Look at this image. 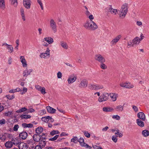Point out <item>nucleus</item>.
Instances as JSON below:
<instances>
[{"label": "nucleus", "instance_id": "1", "mask_svg": "<svg viewBox=\"0 0 149 149\" xmlns=\"http://www.w3.org/2000/svg\"><path fill=\"white\" fill-rule=\"evenodd\" d=\"M83 26L86 29L93 31L95 30L98 28L97 25L93 21L90 22L88 21H86L84 24Z\"/></svg>", "mask_w": 149, "mask_h": 149}, {"label": "nucleus", "instance_id": "2", "mask_svg": "<svg viewBox=\"0 0 149 149\" xmlns=\"http://www.w3.org/2000/svg\"><path fill=\"white\" fill-rule=\"evenodd\" d=\"M128 4L125 3L122 6L121 9L120 10V17L122 18H124L128 11Z\"/></svg>", "mask_w": 149, "mask_h": 149}, {"label": "nucleus", "instance_id": "3", "mask_svg": "<svg viewBox=\"0 0 149 149\" xmlns=\"http://www.w3.org/2000/svg\"><path fill=\"white\" fill-rule=\"evenodd\" d=\"M109 94L107 93H104L99 97L98 99V101L100 102L107 101L109 99Z\"/></svg>", "mask_w": 149, "mask_h": 149}, {"label": "nucleus", "instance_id": "4", "mask_svg": "<svg viewBox=\"0 0 149 149\" xmlns=\"http://www.w3.org/2000/svg\"><path fill=\"white\" fill-rule=\"evenodd\" d=\"M50 27L54 32L55 33L57 31V26L56 22L53 19H51L50 21Z\"/></svg>", "mask_w": 149, "mask_h": 149}, {"label": "nucleus", "instance_id": "5", "mask_svg": "<svg viewBox=\"0 0 149 149\" xmlns=\"http://www.w3.org/2000/svg\"><path fill=\"white\" fill-rule=\"evenodd\" d=\"M95 59L100 63L104 62L105 61V60L104 57L100 54L95 55Z\"/></svg>", "mask_w": 149, "mask_h": 149}, {"label": "nucleus", "instance_id": "6", "mask_svg": "<svg viewBox=\"0 0 149 149\" xmlns=\"http://www.w3.org/2000/svg\"><path fill=\"white\" fill-rule=\"evenodd\" d=\"M120 85L122 87L128 88H132L134 87V85L129 83H122L120 84Z\"/></svg>", "mask_w": 149, "mask_h": 149}, {"label": "nucleus", "instance_id": "7", "mask_svg": "<svg viewBox=\"0 0 149 149\" xmlns=\"http://www.w3.org/2000/svg\"><path fill=\"white\" fill-rule=\"evenodd\" d=\"M24 6L26 8L29 9L30 8L31 1V0H23Z\"/></svg>", "mask_w": 149, "mask_h": 149}, {"label": "nucleus", "instance_id": "8", "mask_svg": "<svg viewBox=\"0 0 149 149\" xmlns=\"http://www.w3.org/2000/svg\"><path fill=\"white\" fill-rule=\"evenodd\" d=\"M77 79V77L74 74L71 75L69 77L68 79V83L70 84L74 82Z\"/></svg>", "mask_w": 149, "mask_h": 149}, {"label": "nucleus", "instance_id": "9", "mask_svg": "<svg viewBox=\"0 0 149 149\" xmlns=\"http://www.w3.org/2000/svg\"><path fill=\"white\" fill-rule=\"evenodd\" d=\"M121 36L120 35H118L112 40L111 42V44L112 45H115L121 38Z\"/></svg>", "mask_w": 149, "mask_h": 149}, {"label": "nucleus", "instance_id": "10", "mask_svg": "<svg viewBox=\"0 0 149 149\" xmlns=\"http://www.w3.org/2000/svg\"><path fill=\"white\" fill-rule=\"evenodd\" d=\"M2 46H6V48L8 49V52L10 53H11L13 52V47L11 45H8L6 43H4L3 44Z\"/></svg>", "mask_w": 149, "mask_h": 149}, {"label": "nucleus", "instance_id": "11", "mask_svg": "<svg viewBox=\"0 0 149 149\" xmlns=\"http://www.w3.org/2000/svg\"><path fill=\"white\" fill-rule=\"evenodd\" d=\"M88 82L87 80L84 79L81 81L79 84V87L83 88H85L87 86Z\"/></svg>", "mask_w": 149, "mask_h": 149}, {"label": "nucleus", "instance_id": "12", "mask_svg": "<svg viewBox=\"0 0 149 149\" xmlns=\"http://www.w3.org/2000/svg\"><path fill=\"white\" fill-rule=\"evenodd\" d=\"M27 136V133L26 132H23L20 133L19 135L20 139H25Z\"/></svg>", "mask_w": 149, "mask_h": 149}, {"label": "nucleus", "instance_id": "13", "mask_svg": "<svg viewBox=\"0 0 149 149\" xmlns=\"http://www.w3.org/2000/svg\"><path fill=\"white\" fill-rule=\"evenodd\" d=\"M138 117L140 120L144 121L145 120L146 117L144 113L143 112H140L137 114Z\"/></svg>", "mask_w": 149, "mask_h": 149}, {"label": "nucleus", "instance_id": "14", "mask_svg": "<svg viewBox=\"0 0 149 149\" xmlns=\"http://www.w3.org/2000/svg\"><path fill=\"white\" fill-rule=\"evenodd\" d=\"M23 112H24V114H27L29 113V111H27V109L25 107L22 108L21 109L17 110L16 111L17 113H21Z\"/></svg>", "mask_w": 149, "mask_h": 149}, {"label": "nucleus", "instance_id": "15", "mask_svg": "<svg viewBox=\"0 0 149 149\" xmlns=\"http://www.w3.org/2000/svg\"><path fill=\"white\" fill-rule=\"evenodd\" d=\"M33 139L35 141L38 142L40 140L41 136L38 134H34L33 136Z\"/></svg>", "mask_w": 149, "mask_h": 149}, {"label": "nucleus", "instance_id": "16", "mask_svg": "<svg viewBox=\"0 0 149 149\" xmlns=\"http://www.w3.org/2000/svg\"><path fill=\"white\" fill-rule=\"evenodd\" d=\"M124 106L119 105L116 106L115 108L116 111L118 112L122 111L123 110Z\"/></svg>", "mask_w": 149, "mask_h": 149}, {"label": "nucleus", "instance_id": "17", "mask_svg": "<svg viewBox=\"0 0 149 149\" xmlns=\"http://www.w3.org/2000/svg\"><path fill=\"white\" fill-rule=\"evenodd\" d=\"M47 111L51 113H54L55 112L56 110L50 106L47 107Z\"/></svg>", "mask_w": 149, "mask_h": 149}, {"label": "nucleus", "instance_id": "18", "mask_svg": "<svg viewBox=\"0 0 149 149\" xmlns=\"http://www.w3.org/2000/svg\"><path fill=\"white\" fill-rule=\"evenodd\" d=\"M20 59L21 60V61L23 67H26L27 66V63L24 57L23 56H21L20 57Z\"/></svg>", "mask_w": 149, "mask_h": 149}, {"label": "nucleus", "instance_id": "19", "mask_svg": "<svg viewBox=\"0 0 149 149\" xmlns=\"http://www.w3.org/2000/svg\"><path fill=\"white\" fill-rule=\"evenodd\" d=\"M44 39L45 41L47 42L49 44H52L54 42L53 39L50 37L45 38Z\"/></svg>", "mask_w": 149, "mask_h": 149}, {"label": "nucleus", "instance_id": "20", "mask_svg": "<svg viewBox=\"0 0 149 149\" xmlns=\"http://www.w3.org/2000/svg\"><path fill=\"white\" fill-rule=\"evenodd\" d=\"M18 146L19 149H27L26 144L23 143H20Z\"/></svg>", "mask_w": 149, "mask_h": 149}, {"label": "nucleus", "instance_id": "21", "mask_svg": "<svg viewBox=\"0 0 149 149\" xmlns=\"http://www.w3.org/2000/svg\"><path fill=\"white\" fill-rule=\"evenodd\" d=\"M136 121L137 124L139 126L143 127L144 126V123L141 120L138 119H136Z\"/></svg>", "mask_w": 149, "mask_h": 149}, {"label": "nucleus", "instance_id": "22", "mask_svg": "<svg viewBox=\"0 0 149 149\" xmlns=\"http://www.w3.org/2000/svg\"><path fill=\"white\" fill-rule=\"evenodd\" d=\"M22 126L24 128H32L33 127V125L31 123L27 124L25 123H23L22 124Z\"/></svg>", "mask_w": 149, "mask_h": 149}, {"label": "nucleus", "instance_id": "23", "mask_svg": "<svg viewBox=\"0 0 149 149\" xmlns=\"http://www.w3.org/2000/svg\"><path fill=\"white\" fill-rule=\"evenodd\" d=\"M14 143L11 141H7L6 142L5 144V146L7 148H11L13 146Z\"/></svg>", "mask_w": 149, "mask_h": 149}, {"label": "nucleus", "instance_id": "24", "mask_svg": "<svg viewBox=\"0 0 149 149\" xmlns=\"http://www.w3.org/2000/svg\"><path fill=\"white\" fill-rule=\"evenodd\" d=\"M110 97L111 98L112 100L113 101H115L116 100L117 97V95L115 93H111L109 94Z\"/></svg>", "mask_w": 149, "mask_h": 149}, {"label": "nucleus", "instance_id": "25", "mask_svg": "<svg viewBox=\"0 0 149 149\" xmlns=\"http://www.w3.org/2000/svg\"><path fill=\"white\" fill-rule=\"evenodd\" d=\"M132 42L134 45L139 44L140 42V40L139 38L138 37H136L133 39Z\"/></svg>", "mask_w": 149, "mask_h": 149}, {"label": "nucleus", "instance_id": "26", "mask_svg": "<svg viewBox=\"0 0 149 149\" xmlns=\"http://www.w3.org/2000/svg\"><path fill=\"white\" fill-rule=\"evenodd\" d=\"M103 110L104 112H112L114 109L110 107H104L103 108Z\"/></svg>", "mask_w": 149, "mask_h": 149}, {"label": "nucleus", "instance_id": "27", "mask_svg": "<svg viewBox=\"0 0 149 149\" xmlns=\"http://www.w3.org/2000/svg\"><path fill=\"white\" fill-rule=\"evenodd\" d=\"M32 71V70H27L24 71L23 72V76L27 77L28 75L30 74V73Z\"/></svg>", "mask_w": 149, "mask_h": 149}, {"label": "nucleus", "instance_id": "28", "mask_svg": "<svg viewBox=\"0 0 149 149\" xmlns=\"http://www.w3.org/2000/svg\"><path fill=\"white\" fill-rule=\"evenodd\" d=\"M5 5L4 0H0V7L3 9L4 10L5 8Z\"/></svg>", "mask_w": 149, "mask_h": 149}, {"label": "nucleus", "instance_id": "29", "mask_svg": "<svg viewBox=\"0 0 149 149\" xmlns=\"http://www.w3.org/2000/svg\"><path fill=\"white\" fill-rule=\"evenodd\" d=\"M20 12L21 13V15L22 17V18L23 20L24 21L25 20V16L24 15V9L23 8H21L20 9Z\"/></svg>", "mask_w": 149, "mask_h": 149}, {"label": "nucleus", "instance_id": "30", "mask_svg": "<svg viewBox=\"0 0 149 149\" xmlns=\"http://www.w3.org/2000/svg\"><path fill=\"white\" fill-rule=\"evenodd\" d=\"M142 134L144 137H147L149 135V131L146 130H145L142 131Z\"/></svg>", "mask_w": 149, "mask_h": 149}, {"label": "nucleus", "instance_id": "31", "mask_svg": "<svg viewBox=\"0 0 149 149\" xmlns=\"http://www.w3.org/2000/svg\"><path fill=\"white\" fill-rule=\"evenodd\" d=\"M43 130V128L41 127H39L37 128L36 130V133L38 134H40L42 132Z\"/></svg>", "mask_w": 149, "mask_h": 149}, {"label": "nucleus", "instance_id": "32", "mask_svg": "<svg viewBox=\"0 0 149 149\" xmlns=\"http://www.w3.org/2000/svg\"><path fill=\"white\" fill-rule=\"evenodd\" d=\"M46 143V142L45 141L42 140L40 141L39 142V145L42 147H44Z\"/></svg>", "mask_w": 149, "mask_h": 149}, {"label": "nucleus", "instance_id": "33", "mask_svg": "<svg viewBox=\"0 0 149 149\" xmlns=\"http://www.w3.org/2000/svg\"><path fill=\"white\" fill-rule=\"evenodd\" d=\"M31 117V116L29 115L22 114L20 116V117L22 119L30 118Z\"/></svg>", "mask_w": 149, "mask_h": 149}, {"label": "nucleus", "instance_id": "34", "mask_svg": "<svg viewBox=\"0 0 149 149\" xmlns=\"http://www.w3.org/2000/svg\"><path fill=\"white\" fill-rule=\"evenodd\" d=\"M78 142H79L80 145L81 146H84L85 143L84 142V139L81 137L79 139Z\"/></svg>", "mask_w": 149, "mask_h": 149}, {"label": "nucleus", "instance_id": "35", "mask_svg": "<svg viewBox=\"0 0 149 149\" xmlns=\"http://www.w3.org/2000/svg\"><path fill=\"white\" fill-rule=\"evenodd\" d=\"M104 62L101 63L100 65V68L102 69L105 70L107 68V66L104 63Z\"/></svg>", "mask_w": 149, "mask_h": 149}, {"label": "nucleus", "instance_id": "36", "mask_svg": "<svg viewBox=\"0 0 149 149\" xmlns=\"http://www.w3.org/2000/svg\"><path fill=\"white\" fill-rule=\"evenodd\" d=\"M11 1V4L14 6V7L17 6L18 4L17 0H10Z\"/></svg>", "mask_w": 149, "mask_h": 149}, {"label": "nucleus", "instance_id": "37", "mask_svg": "<svg viewBox=\"0 0 149 149\" xmlns=\"http://www.w3.org/2000/svg\"><path fill=\"white\" fill-rule=\"evenodd\" d=\"M88 87L91 90H95V84H89L88 85Z\"/></svg>", "mask_w": 149, "mask_h": 149}, {"label": "nucleus", "instance_id": "38", "mask_svg": "<svg viewBox=\"0 0 149 149\" xmlns=\"http://www.w3.org/2000/svg\"><path fill=\"white\" fill-rule=\"evenodd\" d=\"M61 44L62 47L65 49H68V45L66 43L64 42H61Z\"/></svg>", "mask_w": 149, "mask_h": 149}, {"label": "nucleus", "instance_id": "39", "mask_svg": "<svg viewBox=\"0 0 149 149\" xmlns=\"http://www.w3.org/2000/svg\"><path fill=\"white\" fill-rule=\"evenodd\" d=\"M79 139L76 136H74L72 139H71V142H73L74 143H77L78 142Z\"/></svg>", "mask_w": 149, "mask_h": 149}, {"label": "nucleus", "instance_id": "40", "mask_svg": "<svg viewBox=\"0 0 149 149\" xmlns=\"http://www.w3.org/2000/svg\"><path fill=\"white\" fill-rule=\"evenodd\" d=\"M59 132L58 130H53L50 133V134L51 135L53 136L55 134H58Z\"/></svg>", "mask_w": 149, "mask_h": 149}, {"label": "nucleus", "instance_id": "41", "mask_svg": "<svg viewBox=\"0 0 149 149\" xmlns=\"http://www.w3.org/2000/svg\"><path fill=\"white\" fill-rule=\"evenodd\" d=\"M49 118H50V116H49L43 117L42 118V120L45 122H47L48 121V119H49Z\"/></svg>", "mask_w": 149, "mask_h": 149}, {"label": "nucleus", "instance_id": "42", "mask_svg": "<svg viewBox=\"0 0 149 149\" xmlns=\"http://www.w3.org/2000/svg\"><path fill=\"white\" fill-rule=\"evenodd\" d=\"M95 90H97L100 89H102L103 88V86L102 85L99 84H95Z\"/></svg>", "mask_w": 149, "mask_h": 149}, {"label": "nucleus", "instance_id": "43", "mask_svg": "<svg viewBox=\"0 0 149 149\" xmlns=\"http://www.w3.org/2000/svg\"><path fill=\"white\" fill-rule=\"evenodd\" d=\"M49 55V53H41L40 55V56L41 58H45V57H47Z\"/></svg>", "mask_w": 149, "mask_h": 149}, {"label": "nucleus", "instance_id": "44", "mask_svg": "<svg viewBox=\"0 0 149 149\" xmlns=\"http://www.w3.org/2000/svg\"><path fill=\"white\" fill-rule=\"evenodd\" d=\"M59 136V135H56L53 138H50L49 139V141H54L57 139L58 137Z\"/></svg>", "mask_w": 149, "mask_h": 149}, {"label": "nucleus", "instance_id": "45", "mask_svg": "<svg viewBox=\"0 0 149 149\" xmlns=\"http://www.w3.org/2000/svg\"><path fill=\"white\" fill-rule=\"evenodd\" d=\"M117 135H113L112 136V139L115 143H116L117 141Z\"/></svg>", "mask_w": 149, "mask_h": 149}, {"label": "nucleus", "instance_id": "46", "mask_svg": "<svg viewBox=\"0 0 149 149\" xmlns=\"http://www.w3.org/2000/svg\"><path fill=\"white\" fill-rule=\"evenodd\" d=\"M37 2L39 3V4L40 5L41 9L43 10V6L42 3L41 2V0H37Z\"/></svg>", "mask_w": 149, "mask_h": 149}, {"label": "nucleus", "instance_id": "47", "mask_svg": "<svg viewBox=\"0 0 149 149\" xmlns=\"http://www.w3.org/2000/svg\"><path fill=\"white\" fill-rule=\"evenodd\" d=\"M19 128V126L17 124L15 125L13 128V130L14 131H16L18 130V128Z\"/></svg>", "mask_w": 149, "mask_h": 149}, {"label": "nucleus", "instance_id": "48", "mask_svg": "<svg viewBox=\"0 0 149 149\" xmlns=\"http://www.w3.org/2000/svg\"><path fill=\"white\" fill-rule=\"evenodd\" d=\"M113 119H115L117 120H119L120 119V117L118 115H113L112 116Z\"/></svg>", "mask_w": 149, "mask_h": 149}, {"label": "nucleus", "instance_id": "49", "mask_svg": "<svg viewBox=\"0 0 149 149\" xmlns=\"http://www.w3.org/2000/svg\"><path fill=\"white\" fill-rule=\"evenodd\" d=\"M110 12L111 14H116L117 13V10L116 9H113L111 10H110Z\"/></svg>", "mask_w": 149, "mask_h": 149}, {"label": "nucleus", "instance_id": "50", "mask_svg": "<svg viewBox=\"0 0 149 149\" xmlns=\"http://www.w3.org/2000/svg\"><path fill=\"white\" fill-rule=\"evenodd\" d=\"M40 91H41L42 93V94H45V93H46V92H45V88L44 87H42L41 88V90H40Z\"/></svg>", "mask_w": 149, "mask_h": 149}, {"label": "nucleus", "instance_id": "51", "mask_svg": "<svg viewBox=\"0 0 149 149\" xmlns=\"http://www.w3.org/2000/svg\"><path fill=\"white\" fill-rule=\"evenodd\" d=\"M84 134L87 138H89L90 136V134L88 132H85Z\"/></svg>", "mask_w": 149, "mask_h": 149}, {"label": "nucleus", "instance_id": "52", "mask_svg": "<svg viewBox=\"0 0 149 149\" xmlns=\"http://www.w3.org/2000/svg\"><path fill=\"white\" fill-rule=\"evenodd\" d=\"M132 108L134 110V111L136 112H137L138 111V107L134 105L132 106Z\"/></svg>", "mask_w": 149, "mask_h": 149}, {"label": "nucleus", "instance_id": "53", "mask_svg": "<svg viewBox=\"0 0 149 149\" xmlns=\"http://www.w3.org/2000/svg\"><path fill=\"white\" fill-rule=\"evenodd\" d=\"M82 146L85 147L86 148H88L90 149H91L92 148V147L91 146H89L88 145L86 144V143L84 145V146Z\"/></svg>", "mask_w": 149, "mask_h": 149}, {"label": "nucleus", "instance_id": "54", "mask_svg": "<svg viewBox=\"0 0 149 149\" xmlns=\"http://www.w3.org/2000/svg\"><path fill=\"white\" fill-rule=\"evenodd\" d=\"M6 123V121L4 119H2L0 120V124L1 125L4 124Z\"/></svg>", "mask_w": 149, "mask_h": 149}, {"label": "nucleus", "instance_id": "55", "mask_svg": "<svg viewBox=\"0 0 149 149\" xmlns=\"http://www.w3.org/2000/svg\"><path fill=\"white\" fill-rule=\"evenodd\" d=\"M88 18L89 19L91 20L90 22H91V21H92V20L93 19H94V17L93 16V15H89Z\"/></svg>", "mask_w": 149, "mask_h": 149}, {"label": "nucleus", "instance_id": "56", "mask_svg": "<svg viewBox=\"0 0 149 149\" xmlns=\"http://www.w3.org/2000/svg\"><path fill=\"white\" fill-rule=\"evenodd\" d=\"M62 77V74L60 72L57 73V77L58 78H60Z\"/></svg>", "mask_w": 149, "mask_h": 149}, {"label": "nucleus", "instance_id": "57", "mask_svg": "<svg viewBox=\"0 0 149 149\" xmlns=\"http://www.w3.org/2000/svg\"><path fill=\"white\" fill-rule=\"evenodd\" d=\"M36 88L38 90L40 91L41 90L42 88L39 85H37L36 86Z\"/></svg>", "mask_w": 149, "mask_h": 149}, {"label": "nucleus", "instance_id": "58", "mask_svg": "<svg viewBox=\"0 0 149 149\" xmlns=\"http://www.w3.org/2000/svg\"><path fill=\"white\" fill-rule=\"evenodd\" d=\"M7 98L10 100H12L13 99L14 97V96H10L9 95H7Z\"/></svg>", "mask_w": 149, "mask_h": 149}, {"label": "nucleus", "instance_id": "59", "mask_svg": "<svg viewBox=\"0 0 149 149\" xmlns=\"http://www.w3.org/2000/svg\"><path fill=\"white\" fill-rule=\"evenodd\" d=\"M85 13L87 16L89 15L90 14V13L88 10H86L85 11Z\"/></svg>", "mask_w": 149, "mask_h": 149}, {"label": "nucleus", "instance_id": "60", "mask_svg": "<svg viewBox=\"0 0 149 149\" xmlns=\"http://www.w3.org/2000/svg\"><path fill=\"white\" fill-rule=\"evenodd\" d=\"M134 44H133V42H130V43H129V42L127 43V45L128 46H129V47L130 46H133Z\"/></svg>", "mask_w": 149, "mask_h": 149}, {"label": "nucleus", "instance_id": "61", "mask_svg": "<svg viewBox=\"0 0 149 149\" xmlns=\"http://www.w3.org/2000/svg\"><path fill=\"white\" fill-rule=\"evenodd\" d=\"M42 148L39 145L36 146L34 149H42Z\"/></svg>", "mask_w": 149, "mask_h": 149}, {"label": "nucleus", "instance_id": "62", "mask_svg": "<svg viewBox=\"0 0 149 149\" xmlns=\"http://www.w3.org/2000/svg\"><path fill=\"white\" fill-rule=\"evenodd\" d=\"M82 60L81 58L79 57L77 59V61L79 63H81V62Z\"/></svg>", "mask_w": 149, "mask_h": 149}, {"label": "nucleus", "instance_id": "63", "mask_svg": "<svg viewBox=\"0 0 149 149\" xmlns=\"http://www.w3.org/2000/svg\"><path fill=\"white\" fill-rule=\"evenodd\" d=\"M136 24L139 26H141L142 25V23L141 22L138 21L136 22Z\"/></svg>", "mask_w": 149, "mask_h": 149}, {"label": "nucleus", "instance_id": "64", "mask_svg": "<svg viewBox=\"0 0 149 149\" xmlns=\"http://www.w3.org/2000/svg\"><path fill=\"white\" fill-rule=\"evenodd\" d=\"M41 137H42V139H46V137L45 135V134L44 133H42Z\"/></svg>", "mask_w": 149, "mask_h": 149}]
</instances>
